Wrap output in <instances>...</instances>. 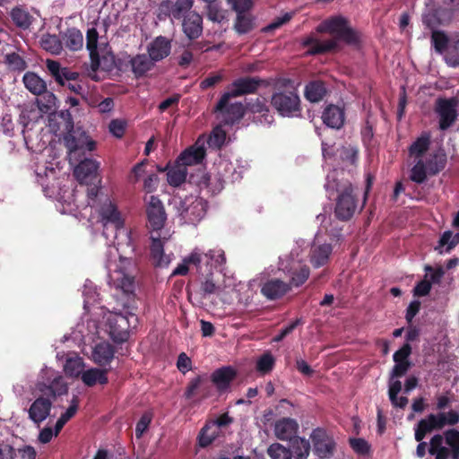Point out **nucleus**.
<instances>
[{
    "label": "nucleus",
    "mask_w": 459,
    "mask_h": 459,
    "mask_svg": "<svg viewBox=\"0 0 459 459\" xmlns=\"http://www.w3.org/2000/svg\"><path fill=\"white\" fill-rule=\"evenodd\" d=\"M182 30L190 40L198 39L203 34V17L195 12H190L182 19Z\"/></svg>",
    "instance_id": "obj_16"
},
{
    "label": "nucleus",
    "mask_w": 459,
    "mask_h": 459,
    "mask_svg": "<svg viewBox=\"0 0 459 459\" xmlns=\"http://www.w3.org/2000/svg\"><path fill=\"white\" fill-rule=\"evenodd\" d=\"M207 17L210 21L213 22H221L225 19V15L223 11L219 7V5L214 3H209L207 4Z\"/></svg>",
    "instance_id": "obj_59"
},
{
    "label": "nucleus",
    "mask_w": 459,
    "mask_h": 459,
    "mask_svg": "<svg viewBox=\"0 0 459 459\" xmlns=\"http://www.w3.org/2000/svg\"><path fill=\"white\" fill-rule=\"evenodd\" d=\"M48 71L58 84H64L65 79H73L74 74L68 67H61L58 61L48 59Z\"/></svg>",
    "instance_id": "obj_29"
},
{
    "label": "nucleus",
    "mask_w": 459,
    "mask_h": 459,
    "mask_svg": "<svg viewBox=\"0 0 459 459\" xmlns=\"http://www.w3.org/2000/svg\"><path fill=\"white\" fill-rule=\"evenodd\" d=\"M39 96L40 98L37 100V103L40 111L51 113L56 110L57 99L53 92L46 90Z\"/></svg>",
    "instance_id": "obj_46"
},
{
    "label": "nucleus",
    "mask_w": 459,
    "mask_h": 459,
    "mask_svg": "<svg viewBox=\"0 0 459 459\" xmlns=\"http://www.w3.org/2000/svg\"><path fill=\"white\" fill-rule=\"evenodd\" d=\"M446 62L452 67L459 66V33L451 36V43L446 55Z\"/></svg>",
    "instance_id": "obj_44"
},
{
    "label": "nucleus",
    "mask_w": 459,
    "mask_h": 459,
    "mask_svg": "<svg viewBox=\"0 0 459 459\" xmlns=\"http://www.w3.org/2000/svg\"><path fill=\"white\" fill-rule=\"evenodd\" d=\"M247 113L252 114L254 122L261 125H271L273 122V116L266 104L265 99H250L246 102Z\"/></svg>",
    "instance_id": "obj_11"
},
{
    "label": "nucleus",
    "mask_w": 459,
    "mask_h": 459,
    "mask_svg": "<svg viewBox=\"0 0 459 459\" xmlns=\"http://www.w3.org/2000/svg\"><path fill=\"white\" fill-rule=\"evenodd\" d=\"M446 155L444 152H437L431 154L424 162L430 176H435L442 171L446 165Z\"/></svg>",
    "instance_id": "obj_34"
},
{
    "label": "nucleus",
    "mask_w": 459,
    "mask_h": 459,
    "mask_svg": "<svg viewBox=\"0 0 459 459\" xmlns=\"http://www.w3.org/2000/svg\"><path fill=\"white\" fill-rule=\"evenodd\" d=\"M131 70L136 79L142 78L151 71L155 63L145 54H138L129 60Z\"/></svg>",
    "instance_id": "obj_24"
},
{
    "label": "nucleus",
    "mask_w": 459,
    "mask_h": 459,
    "mask_svg": "<svg viewBox=\"0 0 459 459\" xmlns=\"http://www.w3.org/2000/svg\"><path fill=\"white\" fill-rule=\"evenodd\" d=\"M237 377V370L231 366H224L215 369L211 375V381L219 393H225Z\"/></svg>",
    "instance_id": "obj_12"
},
{
    "label": "nucleus",
    "mask_w": 459,
    "mask_h": 459,
    "mask_svg": "<svg viewBox=\"0 0 459 459\" xmlns=\"http://www.w3.org/2000/svg\"><path fill=\"white\" fill-rule=\"evenodd\" d=\"M64 144L71 156L84 151V140L82 138H76L72 132H68L64 135Z\"/></svg>",
    "instance_id": "obj_48"
},
{
    "label": "nucleus",
    "mask_w": 459,
    "mask_h": 459,
    "mask_svg": "<svg viewBox=\"0 0 459 459\" xmlns=\"http://www.w3.org/2000/svg\"><path fill=\"white\" fill-rule=\"evenodd\" d=\"M234 27L238 33L245 34L251 30L252 22L243 13H238Z\"/></svg>",
    "instance_id": "obj_63"
},
{
    "label": "nucleus",
    "mask_w": 459,
    "mask_h": 459,
    "mask_svg": "<svg viewBox=\"0 0 459 459\" xmlns=\"http://www.w3.org/2000/svg\"><path fill=\"white\" fill-rule=\"evenodd\" d=\"M270 82L258 76H243L234 80L229 86V91L224 92L216 104V111L226 108L231 98H237L248 94H255L262 87L266 88Z\"/></svg>",
    "instance_id": "obj_3"
},
{
    "label": "nucleus",
    "mask_w": 459,
    "mask_h": 459,
    "mask_svg": "<svg viewBox=\"0 0 459 459\" xmlns=\"http://www.w3.org/2000/svg\"><path fill=\"white\" fill-rule=\"evenodd\" d=\"M311 437L314 445V450L319 457L327 458L333 455L334 443L324 430H314Z\"/></svg>",
    "instance_id": "obj_14"
},
{
    "label": "nucleus",
    "mask_w": 459,
    "mask_h": 459,
    "mask_svg": "<svg viewBox=\"0 0 459 459\" xmlns=\"http://www.w3.org/2000/svg\"><path fill=\"white\" fill-rule=\"evenodd\" d=\"M429 453L436 459L452 458V449L444 446V437L441 434L434 435L429 442Z\"/></svg>",
    "instance_id": "obj_28"
},
{
    "label": "nucleus",
    "mask_w": 459,
    "mask_h": 459,
    "mask_svg": "<svg viewBox=\"0 0 459 459\" xmlns=\"http://www.w3.org/2000/svg\"><path fill=\"white\" fill-rule=\"evenodd\" d=\"M188 172L186 168L175 161V165L167 171V180L171 186H179L186 182Z\"/></svg>",
    "instance_id": "obj_35"
},
{
    "label": "nucleus",
    "mask_w": 459,
    "mask_h": 459,
    "mask_svg": "<svg viewBox=\"0 0 459 459\" xmlns=\"http://www.w3.org/2000/svg\"><path fill=\"white\" fill-rule=\"evenodd\" d=\"M204 258H207V255H202L195 250L191 255L184 259V262L178 264L173 271L172 275H186L188 273V264H194L197 268L203 263Z\"/></svg>",
    "instance_id": "obj_36"
},
{
    "label": "nucleus",
    "mask_w": 459,
    "mask_h": 459,
    "mask_svg": "<svg viewBox=\"0 0 459 459\" xmlns=\"http://www.w3.org/2000/svg\"><path fill=\"white\" fill-rule=\"evenodd\" d=\"M428 169L424 161L420 159L411 169L410 178L417 184H422L427 179Z\"/></svg>",
    "instance_id": "obj_55"
},
{
    "label": "nucleus",
    "mask_w": 459,
    "mask_h": 459,
    "mask_svg": "<svg viewBox=\"0 0 459 459\" xmlns=\"http://www.w3.org/2000/svg\"><path fill=\"white\" fill-rule=\"evenodd\" d=\"M22 81L26 89L34 95L39 96L47 90L46 82L33 72H27Z\"/></svg>",
    "instance_id": "obj_30"
},
{
    "label": "nucleus",
    "mask_w": 459,
    "mask_h": 459,
    "mask_svg": "<svg viewBox=\"0 0 459 459\" xmlns=\"http://www.w3.org/2000/svg\"><path fill=\"white\" fill-rule=\"evenodd\" d=\"M148 222L153 230H160L164 227L167 220L165 208L160 199L156 195H151L146 206Z\"/></svg>",
    "instance_id": "obj_10"
},
{
    "label": "nucleus",
    "mask_w": 459,
    "mask_h": 459,
    "mask_svg": "<svg viewBox=\"0 0 459 459\" xmlns=\"http://www.w3.org/2000/svg\"><path fill=\"white\" fill-rule=\"evenodd\" d=\"M210 180L211 176L203 169H198L195 172L190 173L188 178V182L198 186L200 190H210Z\"/></svg>",
    "instance_id": "obj_47"
},
{
    "label": "nucleus",
    "mask_w": 459,
    "mask_h": 459,
    "mask_svg": "<svg viewBox=\"0 0 459 459\" xmlns=\"http://www.w3.org/2000/svg\"><path fill=\"white\" fill-rule=\"evenodd\" d=\"M157 17L160 21H165L167 18L173 19L172 0H163L158 6Z\"/></svg>",
    "instance_id": "obj_58"
},
{
    "label": "nucleus",
    "mask_w": 459,
    "mask_h": 459,
    "mask_svg": "<svg viewBox=\"0 0 459 459\" xmlns=\"http://www.w3.org/2000/svg\"><path fill=\"white\" fill-rule=\"evenodd\" d=\"M318 32H327L350 46L359 45L360 38L357 30L350 27L349 21L342 16H333L322 22L317 27Z\"/></svg>",
    "instance_id": "obj_4"
},
{
    "label": "nucleus",
    "mask_w": 459,
    "mask_h": 459,
    "mask_svg": "<svg viewBox=\"0 0 459 459\" xmlns=\"http://www.w3.org/2000/svg\"><path fill=\"white\" fill-rule=\"evenodd\" d=\"M205 155L206 150L204 146L194 145L182 152L176 160L177 163L186 168V166L202 163Z\"/></svg>",
    "instance_id": "obj_20"
},
{
    "label": "nucleus",
    "mask_w": 459,
    "mask_h": 459,
    "mask_svg": "<svg viewBox=\"0 0 459 459\" xmlns=\"http://www.w3.org/2000/svg\"><path fill=\"white\" fill-rule=\"evenodd\" d=\"M171 40L164 36L156 37L147 47V53L154 63L160 62L169 56Z\"/></svg>",
    "instance_id": "obj_13"
},
{
    "label": "nucleus",
    "mask_w": 459,
    "mask_h": 459,
    "mask_svg": "<svg viewBox=\"0 0 459 459\" xmlns=\"http://www.w3.org/2000/svg\"><path fill=\"white\" fill-rule=\"evenodd\" d=\"M41 48L52 55H60L63 50V42L57 35L44 34L40 39Z\"/></svg>",
    "instance_id": "obj_38"
},
{
    "label": "nucleus",
    "mask_w": 459,
    "mask_h": 459,
    "mask_svg": "<svg viewBox=\"0 0 459 459\" xmlns=\"http://www.w3.org/2000/svg\"><path fill=\"white\" fill-rule=\"evenodd\" d=\"M431 42L435 50L442 54L447 52L451 43V37L449 38L443 30H433L431 33Z\"/></svg>",
    "instance_id": "obj_45"
},
{
    "label": "nucleus",
    "mask_w": 459,
    "mask_h": 459,
    "mask_svg": "<svg viewBox=\"0 0 459 459\" xmlns=\"http://www.w3.org/2000/svg\"><path fill=\"white\" fill-rule=\"evenodd\" d=\"M107 374L108 369L92 368L82 373V380L88 386H93L97 383L106 385L108 382Z\"/></svg>",
    "instance_id": "obj_32"
},
{
    "label": "nucleus",
    "mask_w": 459,
    "mask_h": 459,
    "mask_svg": "<svg viewBox=\"0 0 459 459\" xmlns=\"http://www.w3.org/2000/svg\"><path fill=\"white\" fill-rule=\"evenodd\" d=\"M305 98L310 102H319L326 94V88L322 81L309 82L305 87Z\"/></svg>",
    "instance_id": "obj_33"
},
{
    "label": "nucleus",
    "mask_w": 459,
    "mask_h": 459,
    "mask_svg": "<svg viewBox=\"0 0 459 459\" xmlns=\"http://www.w3.org/2000/svg\"><path fill=\"white\" fill-rule=\"evenodd\" d=\"M117 277L113 279L116 288L121 290L128 299L134 297L135 281L134 277L123 272H117Z\"/></svg>",
    "instance_id": "obj_31"
},
{
    "label": "nucleus",
    "mask_w": 459,
    "mask_h": 459,
    "mask_svg": "<svg viewBox=\"0 0 459 459\" xmlns=\"http://www.w3.org/2000/svg\"><path fill=\"white\" fill-rule=\"evenodd\" d=\"M444 423L441 418H437L436 414L430 413L425 419H421L415 428L414 437L417 442L424 439L427 434L435 429H442Z\"/></svg>",
    "instance_id": "obj_18"
},
{
    "label": "nucleus",
    "mask_w": 459,
    "mask_h": 459,
    "mask_svg": "<svg viewBox=\"0 0 459 459\" xmlns=\"http://www.w3.org/2000/svg\"><path fill=\"white\" fill-rule=\"evenodd\" d=\"M203 376H197L191 379L186 385L184 396L186 399H191L195 394H199L200 386L202 385Z\"/></svg>",
    "instance_id": "obj_62"
},
{
    "label": "nucleus",
    "mask_w": 459,
    "mask_h": 459,
    "mask_svg": "<svg viewBox=\"0 0 459 459\" xmlns=\"http://www.w3.org/2000/svg\"><path fill=\"white\" fill-rule=\"evenodd\" d=\"M151 257L155 266H167L169 259L164 254L163 244L160 239H153L151 246Z\"/></svg>",
    "instance_id": "obj_41"
},
{
    "label": "nucleus",
    "mask_w": 459,
    "mask_h": 459,
    "mask_svg": "<svg viewBox=\"0 0 459 459\" xmlns=\"http://www.w3.org/2000/svg\"><path fill=\"white\" fill-rule=\"evenodd\" d=\"M79 407V398L76 395H74L70 406L66 409V411L61 414L57 421L55 425V435L57 436L59 432L62 430L65 423L72 419Z\"/></svg>",
    "instance_id": "obj_42"
},
{
    "label": "nucleus",
    "mask_w": 459,
    "mask_h": 459,
    "mask_svg": "<svg viewBox=\"0 0 459 459\" xmlns=\"http://www.w3.org/2000/svg\"><path fill=\"white\" fill-rule=\"evenodd\" d=\"M5 63L13 71L22 72L27 68L25 60L15 52L9 53L5 56Z\"/></svg>",
    "instance_id": "obj_56"
},
{
    "label": "nucleus",
    "mask_w": 459,
    "mask_h": 459,
    "mask_svg": "<svg viewBox=\"0 0 459 459\" xmlns=\"http://www.w3.org/2000/svg\"><path fill=\"white\" fill-rule=\"evenodd\" d=\"M99 213L104 227V232L108 230L109 227L113 228L115 231L124 228V220L117 205L109 199H106L100 205Z\"/></svg>",
    "instance_id": "obj_9"
},
{
    "label": "nucleus",
    "mask_w": 459,
    "mask_h": 459,
    "mask_svg": "<svg viewBox=\"0 0 459 459\" xmlns=\"http://www.w3.org/2000/svg\"><path fill=\"white\" fill-rule=\"evenodd\" d=\"M114 355V346L109 342H102L94 347L92 359L99 366L105 367L112 361Z\"/></svg>",
    "instance_id": "obj_23"
},
{
    "label": "nucleus",
    "mask_w": 459,
    "mask_h": 459,
    "mask_svg": "<svg viewBox=\"0 0 459 459\" xmlns=\"http://www.w3.org/2000/svg\"><path fill=\"white\" fill-rule=\"evenodd\" d=\"M332 251L331 244H314L310 251V263L316 268L324 266L328 263Z\"/></svg>",
    "instance_id": "obj_25"
},
{
    "label": "nucleus",
    "mask_w": 459,
    "mask_h": 459,
    "mask_svg": "<svg viewBox=\"0 0 459 459\" xmlns=\"http://www.w3.org/2000/svg\"><path fill=\"white\" fill-rule=\"evenodd\" d=\"M219 431L215 424L207 422L200 430L198 434V444L201 447H207L217 437Z\"/></svg>",
    "instance_id": "obj_43"
},
{
    "label": "nucleus",
    "mask_w": 459,
    "mask_h": 459,
    "mask_svg": "<svg viewBox=\"0 0 459 459\" xmlns=\"http://www.w3.org/2000/svg\"><path fill=\"white\" fill-rule=\"evenodd\" d=\"M322 120L330 128L341 129L345 122L344 108L338 105H327L322 113Z\"/></svg>",
    "instance_id": "obj_17"
},
{
    "label": "nucleus",
    "mask_w": 459,
    "mask_h": 459,
    "mask_svg": "<svg viewBox=\"0 0 459 459\" xmlns=\"http://www.w3.org/2000/svg\"><path fill=\"white\" fill-rule=\"evenodd\" d=\"M275 365V359L271 352H264L256 361V370L262 374L270 373Z\"/></svg>",
    "instance_id": "obj_54"
},
{
    "label": "nucleus",
    "mask_w": 459,
    "mask_h": 459,
    "mask_svg": "<svg viewBox=\"0 0 459 459\" xmlns=\"http://www.w3.org/2000/svg\"><path fill=\"white\" fill-rule=\"evenodd\" d=\"M267 455L271 459H292V453L279 443L272 444L267 449Z\"/></svg>",
    "instance_id": "obj_53"
},
{
    "label": "nucleus",
    "mask_w": 459,
    "mask_h": 459,
    "mask_svg": "<svg viewBox=\"0 0 459 459\" xmlns=\"http://www.w3.org/2000/svg\"><path fill=\"white\" fill-rule=\"evenodd\" d=\"M309 273L310 270L308 266L299 264L298 267L291 269L290 281L289 284H290V287L302 285L308 279Z\"/></svg>",
    "instance_id": "obj_49"
},
{
    "label": "nucleus",
    "mask_w": 459,
    "mask_h": 459,
    "mask_svg": "<svg viewBox=\"0 0 459 459\" xmlns=\"http://www.w3.org/2000/svg\"><path fill=\"white\" fill-rule=\"evenodd\" d=\"M446 444L452 449V459H459V431L452 429L442 435Z\"/></svg>",
    "instance_id": "obj_50"
},
{
    "label": "nucleus",
    "mask_w": 459,
    "mask_h": 459,
    "mask_svg": "<svg viewBox=\"0 0 459 459\" xmlns=\"http://www.w3.org/2000/svg\"><path fill=\"white\" fill-rule=\"evenodd\" d=\"M430 145V139L429 135H421L417 138L416 141L412 143V144L409 148V152L411 155H415L419 158L422 157V155L429 150Z\"/></svg>",
    "instance_id": "obj_52"
},
{
    "label": "nucleus",
    "mask_w": 459,
    "mask_h": 459,
    "mask_svg": "<svg viewBox=\"0 0 459 459\" xmlns=\"http://www.w3.org/2000/svg\"><path fill=\"white\" fill-rule=\"evenodd\" d=\"M411 353V346L410 343H404L398 351L394 353L393 359L395 363L410 362L408 358Z\"/></svg>",
    "instance_id": "obj_64"
},
{
    "label": "nucleus",
    "mask_w": 459,
    "mask_h": 459,
    "mask_svg": "<svg viewBox=\"0 0 459 459\" xmlns=\"http://www.w3.org/2000/svg\"><path fill=\"white\" fill-rule=\"evenodd\" d=\"M290 442L292 459H307L310 453V443L308 440L297 437Z\"/></svg>",
    "instance_id": "obj_39"
},
{
    "label": "nucleus",
    "mask_w": 459,
    "mask_h": 459,
    "mask_svg": "<svg viewBox=\"0 0 459 459\" xmlns=\"http://www.w3.org/2000/svg\"><path fill=\"white\" fill-rule=\"evenodd\" d=\"M337 191L339 194L336 198L334 215L339 221H347L352 218L356 212L358 199L350 182L344 184Z\"/></svg>",
    "instance_id": "obj_6"
},
{
    "label": "nucleus",
    "mask_w": 459,
    "mask_h": 459,
    "mask_svg": "<svg viewBox=\"0 0 459 459\" xmlns=\"http://www.w3.org/2000/svg\"><path fill=\"white\" fill-rule=\"evenodd\" d=\"M99 163L91 159H84L74 169V174L81 182H88L96 178Z\"/></svg>",
    "instance_id": "obj_22"
},
{
    "label": "nucleus",
    "mask_w": 459,
    "mask_h": 459,
    "mask_svg": "<svg viewBox=\"0 0 459 459\" xmlns=\"http://www.w3.org/2000/svg\"><path fill=\"white\" fill-rule=\"evenodd\" d=\"M201 254L207 255V258H204L203 263L208 264L210 261H212V265H214L215 267L221 266L226 263V256L223 250H210L208 253Z\"/></svg>",
    "instance_id": "obj_57"
},
{
    "label": "nucleus",
    "mask_w": 459,
    "mask_h": 459,
    "mask_svg": "<svg viewBox=\"0 0 459 459\" xmlns=\"http://www.w3.org/2000/svg\"><path fill=\"white\" fill-rule=\"evenodd\" d=\"M305 47H311L308 50L310 55H319L325 54L327 52H331L337 48V41L334 39H327L325 41H320L316 39L309 37L306 39L303 42Z\"/></svg>",
    "instance_id": "obj_27"
},
{
    "label": "nucleus",
    "mask_w": 459,
    "mask_h": 459,
    "mask_svg": "<svg viewBox=\"0 0 459 459\" xmlns=\"http://www.w3.org/2000/svg\"><path fill=\"white\" fill-rule=\"evenodd\" d=\"M36 389L40 395L31 403L29 409V418L39 425L50 413L53 401L57 396L67 394L68 386L61 376L56 377L49 384L39 382Z\"/></svg>",
    "instance_id": "obj_1"
},
{
    "label": "nucleus",
    "mask_w": 459,
    "mask_h": 459,
    "mask_svg": "<svg viewBox=\"0 0 459 459\" xmlns=\"http://www.w3.org/2000/svg\"><path fill=\"white\" fill-rule=\"evenodd\" d=\"M299 425L297 421L290 418H282L276 421L274 432L281 440H292L297 437Z\"/></svg>",
    "instance_id": "obj_19"
},
{
    "label": "nucleus",
    "mask_w": 459,
    "mask_h": 459,
    "mask_svg": "<svg viewBox=\"0 0 459 459\" xmlns=\"http://www.w3.org/2000/svg\"><path fill=\"white\" fill-rule=\"evenodd\" d=\"M180 217L187 223L195 224L206 213V204L203 199L191 198L181 201L178 207Z\"/></svg>",
    "instance_id": "obj_8"
},
{
    "label": "nucleus",
    "mask_w": 459,
    "mask_h": 459,
    "mask_svg": "<svg viewBox=\"0 0 459 459\" xmlns=\"http://www.w3.org/2000/svg\"><path fill=\"white\" fill-rule=\"evenodd\" d=\"M291 83L290 79L279 82L275 91L271 97V105L282 117H299L301 112L300 99L297 90L288 88Z\"/></svg>",
    "instance_id": "obj_2"
},
{
    "label": "nucleus",
    "mask_w": 459,
    "mask_h": 459,
    "mask_svg": "<svg viewBox=\"0 0 459 459\" xmlns=\"http://www.w3.org/2000/svg\"><path fill=\"white\" fill-rule=\"evenodd\" d=\"M13 22L20 29L27 30L32 23L33 17L24 8L16 6L11 11Z\"/></svg>",
    "instance_id": "obj_40"
},
{
    "label": "nucleus",
    "mask_w": 459,
    "mask_h": 459,
    "mask_svg": "<svg viewBox=\"0 0 459 459\" xmlns=\"http://www.w3.org/2000/svg\"><path fill=\"white\" fill-rule=\"evenodd\" d=\"M173 5V19L182 20L187 16V13L192 12L191 9L194 5V0H176L172 1Z\"/></svg>",
    "instance_id": "obj_51"
},
{
    "label": "nucleus",
    "mask_w": 459,
    "mask_h": 459,
    "mask_svg": "<svg viewBox=\"0 0 459 459\" xmlns=\"http://www.w3.org/2000/svg\"><path fill=\"white\" fill-rule=\"evenodd\" d=\"M459 100L456 97L438 98L435 104V112L438 116V126L442 131L447 130L453 126L458 117L456 108Z\"/></svg>",
    "instance_id": "obj_7"
},
{
    "label": "nucleus",
    "mask_w": 459,
    "mask_h": 459,
    "mask_svg": "<svg viewBox=\"0 0 459 459\" xmlns=\"http://www.w3.org/2000/svg\"><path fill=\"white\" fill-rule=\"evenodd\" d=\"M291 290L290 284L280 279H270L263 283L261 293L270 300L282 298Z\"/></svg>",
    "instance_id": "obj_15"
},
{
    "label": "nucleus",
    "mask_w": 459,
    "mask_h": 459,
    "mask_svg": "<svg viewBox=\"0 0 459 459\" xmlns=\"http://www.w3.org/2000/svg\"><path fill=\"white\" fill-rule=\"evenodd\" d=\"M422 22L427 28L432 30V31L436 30L435 29L440 24L437 10L433 9L424 13L422 15Z\"/></svg>",
    "instance_id": "obj_61"
},
{
    "label": "nucleus",
    "mask_w": 459,
    "mask_h": 459,
    "mask_svg": "<svg viewBox=\"0 0 459 459\" xmlns=\"http://www.w3.org/2000/svg\"><path fill=\"white\" fill-rule=\"evenodd\" d=\"M222 111L231 115L234 120H240L247 113L246 104L243 105L241 102H236L230 106L227 105Z\"/></svg>",
    "instance_id": "obj_60"
},
{
    "label": "nucleus",
    "mask_w": 459,
    "mask_h": 459,
    "mask_svg": "<svg viewBox=\"0 0 459 459\" xmlns=\"http://www.w3.org/2000/svg\"><path fill=\"white\" fill-rule=\"evenodd\" d=\"M63 45L71 51H77L82 48L83 36L80 30L76 28H68L60 32Z\"/></svg>",
    "instance_id": "obj_26"
},
{
    "label": "nucleus",
    "mask_w": 459,
    "mask_h": 459,
    "mask_svg": "<svg viewBox=\"0 0 459 459\" xmlns=\"http://www.w3.org/2000/svg\"><path fill=\"white\" fill-rule=\"evenodd\" d=\"M138 322L137 316L129 313L123 315L115 313L108 319V333L111 339L117 343H122L128 340L130 336V328L135 327Z\"/></svg>",
    "instance_id": "obj_5"
},
{
    "label": "nucleus",
    "mask_w": 459,
    "mask_h": 459,
    "mask_svg": "<svg viewBox=\"0 0 459 459\" xmlns=\"http://www.w3.org/2000/svg\"><path fill=\"white\" fill-rule=\"evenodd\" d=\"M99 34L95 28L89 29L86 34V47L90 51L91 57L92 60L91 67L92 70H97L100 65V60L98 58L97 45H98Z\"/></svg>",
    "instance_id": "obj_37"
},
{
    "label": "nucleus",
    "mask_w": 459,
    "mask_h": 459,
    "mask_svg": "<svg viewBox=\"0 0 459 459\" xmlns=\"http://www.w3.org/2000/svg\"><path fill=\"white\" fill-rule=\"evenodd\" d=\"M73 79H65L64 84H60L63 87H66L72 92L79 95L83 100H87V96L90 91L89 80L87 77L81 75L77 72H74Z\"/></svg>",
    "instance_id": "obj_21"
}]
</instances>
